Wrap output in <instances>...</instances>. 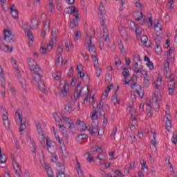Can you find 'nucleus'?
Here are the masks:
<instances>
[{"label": "nucleus", "mask_w": 177, "mask_h": 177, "mask_svg": "<svg viewBox=\"0 0 177 177\" xmlns=\"http://www.w3.org/2000/svg\"><path fill=\"white\" fill-rule=\"evenodd\" d=\"M28 66L32 74H33L32 77L35 81H36L38 84L39 88L41 92H44V91L46 90V86H45V82H44V80H42L43 75L41 73L39 66H38V64L34 59H30L29 61Z\"/></svg>", "instance_id": "f257e3e1"}, {"label": "nucleus", "mask_w": 177, "mask_h": 177, "mask_svg": "<svg viewBox=\"0 0 177 177\" xmlns=\"http://www.w3.org/2000/svg\"><path fill=\"white\" fill-rule=\"evenodd\" d=\"M115 176L114 177H124V176L122 175V173H121V170L118 169L115 171Z\"/></svg>", "instance_id": "680f3d73"}, {"label": "nucleus", "mask_w": 177, "mask_h": 177, "mask_svg": "<svg viewBox=\"0 0 177 177\" xmlns=\"http://www.w3.org/2000/svg\"><path fill=\"white\" fill-rule=\"evenodd\" d=\"M115 135H117V128H114L111 134V139H115Z\"/></svg>", "instance_id": "5fc2aeb1"}, {"label": "nucleus", "mask_w": 177, "mask_h": 177, "mask_svg": "<svg viewBox=\"0 0 177 177\" xmlns=\"http://www.w3.org/2000/svg\"><path fill=\"white\" fill-rule=\"evenodd\" d=\"M13 168H14V170L15 171V174H17V175H19V172L21 171V169L20 168V165H19V163L15 162V163H13Z\"/></svg>", "instance_id": "f704fd0d"}, {"label": "nucleus", "mask_w": 177, "mask_h": 177, "mask_svg": "<svg viewBox=\"0 0 177 177\" xmlns=\"http://www.w3.org/2000/svg\"><path fill=\"white\" fill-rule=\"evenodd\" d=\"M8 161V156L5 154H2V150L0 149V163L5 164Z\"/></svg>", "instance_id": "473e14b6"}, {"label": "nucleus", "mask_w": 177, "mask_h": 177, "mask_svg": "<svg viewBox=\"0 0 177 177\" xmlns=\"http://www.w3.org/2000/svg\"><path fill=\"white\" fill-rule=\"evenodd\" d=\"M66 84L65 83L64 88H62L61 90V92L59 93L60 96H62V97H66L67 96V93H68V91H67V89H66Z\"/></svg>", "instance_id": "58836bf2"}, {"label": "nucleus", "mask_w": 177, "mask_h": 177, "mask_svg": "<svg viewBox=\"0 0 177 177\" xmlns=\"http://www.w3.org/2000/svg\"><path fill=\"white\" fill-rule=\"evenodd\" d=\"M134 62H140V56L138 54H135L133 56Z\"/></svg>", "instance_id": "052dcab7"}, {"label": "nucleus", "mask_w": 177, "mask_h": 177, "mask_svg": "<svg viewBox=\"0 0 177 177\" xmlns=\"http://www.w3.org/2000/svg\"><path fill=\"white\" fill-rule=\"evenodd\" d=\"M61 118L64 120L66 124H69L68 129L69 131H71V132H74L73 131H75V124H74V121L71 120V118L64 115H61Z\"/></svg>", "instance_id": "9b49d317"}, {"label": "nucleus", "mask_w": 177, "mask_h": 177, "mask_svg": "<svg viewBox=\"0 0 177 177\" xmlns=\"http://www.w3.org/2000/svg\"><path fill=\"white\" fill-rule=\"evenodd\" d=\"M97 111H95L91 116V120H93V121H98L97 120Z\"/></svg>", "instance_id": "e2e57ef3"}, {"label": "nucleus", "mask_w": 177, "mask_h": 177, "mask_svg": "<svg viewBox=\"0 0 177 177\" xmlns=\"http://www.w3.org/2000/svg\"><path fill=\"white\" fill-rule=\"evenodd\" d=\"M53 115L56 122H58V124H60V122H62V120L60 119V117H59V115L57 114V113H53Z\"/></svg>", "instance_id": "49530a36"}, {"label": "nucleus", "mask_w": 177, "mask_h": 177, "mask_svg": "<svg viewBox=\"0 0 177 177\" xmlns=\"http://www.w3.org/2000/svg\"><path fill=\"white\" fill-rule=\"evenodd\" d=\"M64 111L66 113H68L69 114H71L73 111H74V106L73 104V102L69 101L64 105Z\"/></svg>", "instance_id": "a211bd4d"}, {"label": "nucleus", "mask_w": 177, "mask_h": 177, "mask_svg": "<svg viewBox=\"0 0 177 177\" xmlns=\"http://www.w3.org/2000/svg\"><path fill=\"white\" fill-rule=\"evenodd\" d=\"M57 58L55 60V66H59L63 64V57L57 56Z\"/></svg>", "instance_id": "79ce46f5"}, {"label": "nucleus", "mask_w": 177, "mask_h": 177, "mask_svg": "<svg viewBox=\"0 0 177 177\" xmlns=\"http://www.w3.org/2000/svg\"><path fill=\"white\" fill-rule=\"evenodd\" d=\"M4 39L8 44H12L16 41V39H15V35H13L12 31L8 30H4Z\"/></svg>", "instance_id": "f8f14e48"}, {"label": "nucleus", "mask_w": 177, "mask_h": 177, "mask_svg": "<svg viewBox=\"0 0 177 177\" xmlns=\"http://www.w3.org/2000/svg\"><path fill=\"white\" fill-rule=\"evenodd\" d=\"M37 132L39 133V136L41 137V139L43 140H45V131H44L43 129H39L37 130Z\"/></svg>", "instance_id": "a18cd8bd"}, {"label": "nucleus", "mask_w": 177, "mask_h": 177, "mask_svg": "<svg viewBox=\"0 0 177 177\" xmlns=\"http://www.w3.org/2000/svg\"><path fill=\"white\" fill-rule=\"evenodd\" d=\"M91 57L93 59L94 67L100 70V65L99 64V59L97 58V56H96V55H91Z\"/></svg>", "instance_id": "a878e982"}, {"label": "nucleus", "mask_w": 177, "mask_h": 177, "mask_svg": "<svg viewBox=\"0 0 177 177\" xmlns=\"http://www.w3.org/2000/svg\"><path fill=\"white\" fill-rule=\"evenodd\" d=\"M46 149L48 151H49V153H52V150H53V147H54L53 142L48 137L46 138Z\"/></svg>", "instance_id": "5701e85b"}, {"label": "nucleus", "mask_w": 177, "mask_h": 177, "mask_svg": "<svg viewBox=\"0 0 177 177\" xmlns=\"http://www.w3.org/2000/svg\"><path fill=\"white\" fill-rule=\"evenodd\" d=\"M57 32H59V30L56 28H53L51 32L52 38L50 42L48 44V48L50 46V49H53V45L55 42H56V39L57 38Z\"/></svg>", "instance_id": "4468645a"}, {"label": "nucleus", "mask_w": 177, "mask_h": 177, "mask_svg": "<svg viewBox=\"0 0 177 177\" xmlns=\"http://www.w3.org/2000/svg\"><path fill=\"white\" fill-rule=\"evenodd\" d=\"M131 89H135L136 92L140 96V99H143V96H145V91L142 88V86L138 84V83H134L131 85Z\"/></svg>", "instance_id": "ddd939ff"}, {"label": "nucleus", "mask_w": 177, "mask_h": 177, "mask_svg": "<svg viewBox=\"0 0 177 177\" xmlns=\"http://www.w3.org/2000/svg\"><path fill=\"white\" fill-rule=\"evenodd\" d=\"M149 85H150V80H144L142 83L143 88H149Z\"/></svg>", "instance_id": "603ef678"}, {"label": "nucleus", "mask_w": 177, "mask_h": 177, "mask_svg": "<svg viewBox=\"0 0 177 177\" xmlns=\"http://www.w3.org/2000/svg\"><path fill=\"white\" fill-rule=\"evenodd\" d=\"M13 8H15V6L10 8L11 15L13 19H19V11H17V9H14Z\"/></svg>", "instance_id": "c85d7f7f"}, {"label": "nucleus", "mask_w": 177, "mask_h": 177, "mask_svg": "<svg viewBox=\"0 0 177 177\" xmlns=\"http://www.w3.org/2000/svg\"><path fill=\"white\" fill-rule=\"evenodd\" d=\"M138 24H136L135 22L133 21H131L130 22L129 25V28H131V30H135L137 27Z\"/></svg>", "instance_id": "864d4df0"}, {"label": "nucleus", "mask_w": 177, "mask_h": 177, "mask_svg": "<svg viewBox=\"0 0 177 177\" xmlns=\"http://www.w3.org/2000/svg\"><path fill=\"white\" fill-rule=\"evenodd\" d=\"M99 9L101 12L100 15H101V16H102L103 12H104V10H105L104 6H103V2H100Z\"/></svg>", "instance_id": "4d7b16f0"}, {"label": "nucleus", "mask_w": 177, "mask_h": 177, "mask_svg": "<svg viewBox=\"0 0 177 177\" xmlns=\"http://www.w3.org/2000/svg\"><path fill=\"white\" fill-rule=\"evenodd\" d=\"M95 150H93V151H96V152H100L102 153V151H103V150L102 149V147H99L97 145H96L94 147Z\"/></svg>", "instance_id": "0e129e2a"}, {"label": "nucleus", "mask_w": 177, "mask_h": 177, "mask_svg": "<svg viewBox=\"0 0 177 177\" xmlns=\"http://www.w3.org/2000/svg\"><path fill=\"white\" fill-rule=\"evenodd\" d=\"M15 115H18L20 122L23 121V117L21 116V113H20V110H17L15 113Z\"/></svg>", "instance_id": "bf43d9fd"}, {"label": "nucleus", "mask_w": 177, "mask_h": 177, "mask_svg": "<svg viewBox=\"0 0 177 177\" xmlns=\"http://www.w3.org/2000/svg\"><path fill=\"white\" fill-rule=\"evenodd\" d=\"M81 37H82V35L81 34V31L77 30L75 33V41H76L77 39H80Z\"/></svg>", "instance_id": "13d9d810"}, {"label": "nucleus", "mask_w": 177, "mask_h": 177, "mask_svg": "<svg viewBox=\"0 0 177 177\" xmlns=\"http://www.w3.org/2000/svg\"><path fill=\"white\" fill-rule=\"evenodd\" d=\"M153 39L156 44L155 52L156 55H161L162 49L161 48V41H162V36L158 33H153L152 35Z\"/></svg>", "instance_id": "7ed1b4c3"}, {"label": "nucleus", "mask_w": 177, "mask_h": 177, "mask_svg": "<svg viewBox=\"0 0 177 177\" xmlns=\"http://www.w3.org/2000/svg\"><path fill=\"white\" fill-rule=\"evenodd\" d=\"M97 127H99V120H93L91 124L88 128L91 135H95L97 133Z\"/></svg>", "instance_id": "2eb2a0df"}, {"label": "nucleus", "mask_w": 177, "mask_h": 177, "mask_svg": "<svg viewBox=\"0 0 177 177\" xmlns=\"http://www.w3.org/2000/svg\"><path fill=\"white\" fill-rule=\"evenodd\" d=\"M127 110L129 111V113L131 114V117H135V115H136V109H135V108H133V106H130L127 108Z\"/></svg>", "instance_id": "c9c22d12"}, {"label": "nucleus", "mask_w": 177, "mask_h": 177, "mask_svg": "<svg viewBox=\"0 0 177 177\" xmlns=\"http://www.w3.org/2000/svg\"><path fill=\"white\" fill-rule=\"evenodd\" d=\"M53 77L55 80V81H59L60 78L62 77V72L57 71L53 74Z\"/></svg>", "instance_id": "e433bc0d"}, {"label": "nucleus", "mask_w": 177, "mask_h": 177, "mask_svg": "<svg viewBox=\"0 0 177 177\" xmlns=\"http://www.w3.org/2000/svg\"><path fill=\"white\" fill-rule=\"evenodd\" d=\"M8 111H6V113H3V120L6 121V122H4V127H6V128H9V121H8Z\"/></svg>", "instance_id": "2f4dec72"}, {"label": "nucleus", "mask_w": 177, "mask_h": 177, "mask_svg": "<svg viewBox=\"0 0 177 177\" xmlns=\"http://www.w3.org/2000/svg\"><path fill=\"white\" fill-rule=\"evenodd\" d=\"M62 53H63V48L60 46H58V48L56 52L57 56L63 57Z\"/></svg>", "instance_id": "09e8293b"}, {"label": "nucleus", "mask_w": 177, "mask_h": 177, "mask_svg": "<svg viewBox=\"0 0 177 177\" xmlns=\"http://www.w3.org/2000/svg\"><path fill=\"white\" fill-rule=\"evenodd\" d=\"M86 156H88L86 158L88 162H92V161H93V156H91V153H89V152L86 153Z\"/></svg>", "instance_id": "6e6d98bb"}, {"label": "nucleus", "mask_w": 177, "mask_h": 177, "mask_svg": "<svg viewBox=\"0 0 177 177\" xmlns=\"http://www.w3.org/2000/svg\"><path fill=\"white\" fill-rule=\"evenodd\" d=\"M174 54H167L166 62H165L164 66V75L165 78H168V75H169V62H174Z\"/></svg>", "instance_id": "39448f33"}, {"label": "nucleus", "mask_w": 177, "mask_h": 177, "mask_svg": "<svg viewBox=\"0 0 177 177\" xmlns=\"http://www.w3.org/2000/svg\"><path fill=\"white\" fill-rule=\"evenodd\" d=\"M141 170L145 171V169H147V171H149V168H147V166H146V162H143L141 164Z\"/></svg>", "instance_id": "69168bd1"}, {"label": "nucleus", "mask_w": 177, "mask_h": 177, "mask_svg": "<svg viewBox=\"0 0 177 177\" xmlns=\"http://www.w3.org/2000/svg\"><path fill=\"white\" fill-rule=\"evenodd\" d=\"M120 34L122 38H124V39H127V37L128 35V33L127 32V30L125 29L120 30Z\"/></svg>", "instance_id": "c03bdc74"}, {"label": "nucleus", "mask_w": 177, "mask_h": 177, "mask_svg": "<svg viewBox=\"0 0 177 177\" xmlns=\"http://www.w3.org/2000/svg\"><path fill=\"white\" fill-rule=\"evenodd\" d=\"M26 128H27V127L26 126V122H21V126L19 127V132H23V131H25Z\"/></svg>", "instance_id": "3c124183"}, {"label": "nucleus", "mask_w": 177, "mask_h": 177, "mask_svg": "<svg viewBox=\"0 0 177 177\" xmlns=\"http://www.w3.org/2000/svg\"><path fill=\"white\" fill-rule=\"evenodd\" d=\"M44 169L45 171H46L48 177H53V171L52 170V168L49 166L48 164H44Z\"/></svg>", "instance_id": "393cba45"}, {"label": "nucleus", "mask_w": 177, "mask_h": 177, "mask_svg": "<svg viewBox=\"0 0 177 177\" xmlns=\"http://www.w3.org/2000/svg\"><path fill=\"white\" fill-rule=\"evenodd\" d=\"M167 89L169 96H174V95H175V92L176 91V83L175 82V75L174 74L170 75Z\"/></svg>", "instance_id": "20e7f679"}, {"label": "nucleus", "mask_w": 177, "mask_h": 177, "mask_svg": "<svg viewBox=\"0 0 177 177\" xmlns=\"http://www.w3.org/2000/svg\"><path fill=\"white\" fill-rule=\"evenodd\" d=\"M38 24H39V21L38 20V18H32L30 21V28L32 30H37V28H38Z\"/></svg>", "instance_id": "412c9836"}, {"label": "nucleus", "mask_w": 177, "mask_h": 177, "mask_svg": "<svg viewBox=\"0 0 177 177\" xmlns=\"http://www.w3.org/2000/svg\"><path fill=\"white\" fill-rule=\"evenodd\" d=\"M122 62L118 57H115V67H118V66H121Z\"/></svg>", "instance_id": "de8ad7c7"}, {"label": "nucleus", "mask_w": 177, "mask_h": 177, "mask_svg": "<svg viewBox=\"0 0 177 177\" xmlns=\"http://www.w3.org/2000/svg\"><path fill=\"white\" fill-rule=\"evenodd\" d=\"M47 50H52V49H50V46L48 47V44H47V47H45V48L41 46L40 48L41 55H46Z\"/></svg>", "instance_id": "ea45409f"}, {"label": "nucleus", "mask_w": 177, "mask_h": 177, "mask_svg": "<svg viewBox=\"0 0 177 177\" xmlns=\"http://www.w3.org/2000/svg\"><path fill=\"white\" fill-rule=\"evenodd\" d=\"M0 75L1 82V89H0V95H1V97L3 99H5V97H6V89L5 88L6 82L5 81V77H3V72H2V75Z\"/></svg>", "instance_id": "dca6fc26"}, {"label": "nucleus", "mask_w": 177, "mask_h": 177, "mask_svg": "<svg viewBox=\"0 0 177 177\" xmlns=\"http://www.w3.org/2000/svg\"><path fill=\"white\" fill-rule=\"evenodd\" d=\"M175 1L174 0H170L168 3H167V8H168V10H172V9H174V6H172V5H174V3Z\"/></svg>", "instance_id": "8fccbe9b"}, {"label": "nucleus", "mask_w": 177, "mask_h": 177, "mask_svg": "<svg viewBox=\"0 0 177 177\" xmlns=\"http://www.w3.org/2000/svg\"><path fill=\"white\" fill-rule=\"evenodd\" d=\"M77 75L80 76V78H82V80H84V81H85L86 82H89V81L91 80L88 74H85L81 71H79Z\"/></svg>", "instance_id": "cd10ccee"}, {"label": "nucleus", "mask_w": 177, "mask_h": 177, "mask_svg": "<svg viewBox=\"0 0 177 177\" xmlns=\"http://www.w3.org/2000/svg\"><path fill=\"white\" fill-rule=\"evenodd\" d=\"M75 93L77 94V97H80V96H83L84 97V103L85 102H88V96H89V88L86 86L83 87L81 90H79L77 87H76Z\"/></svg>", "instance_id": "423d86ee"}, {"label": "nucleus", "mask_w": 177, "mask_h": 177, "mask_svg": "<svg viewBox=\"0 0 177 177\" xmlns=\"http://www.w3.org/2000/svg\"><path fill=\"white\" fill-rule=\"evenodd\" d=\"M76 127L79 131H81L82 132H84L88 129V127H86V124H85V122L82 121L80 119H77L76 123H75Z\"/></svg>", "instance_id": "f3484780"}, {"label": "nucleus", "mask_w": 177, "mask_h": 177, "mask_svg": "<svg viewBox=\"0 0 177 177\" xmlns=\"http://www.w3.org/2000/svg\"><path fill=\"white\" fill-rule=\"evenodd\" d=\"M134 31H135L137 37H140V35H142V29L140 26L137 25V27H136V28H134Z\"/></svg>", "instance_id": "a19ab883"}, {"label": "nucleus", "mask_w": 177, "mask_h": 177, "mask_svg": "<svg viewBox=\"0 0 177 177\" xmlns=\"http://www.w3.org/2000/svg\"><path fill=\"white\" fill-rule=\"evenodd\" d=\"M147 66L149 67V70H153L154 69V65L151 62V61H149L148 64H147Z\"/></svg>", "instance_id": "774afa93"}, {"label": "nucleus", "mask_w": 177, "mask_h": 177, "mask_svg": "<svg viewBox=\"0 0 177 177\" xmlns=\"http://www.w3.org/2000/svg\"><path fill=\"white\" fill-rule=\"evenodd\" d=\"M68 15H73L74 17L75 16H78V10H77V8L74 6L69 7L66 9L65 11Z\"/></svg>", "instance_id": "6ab92c4d"}, {"label": "nucleus", "mask_w": 177, "mask_h": 177, "mask_svg": "<svg viewBox=\"0 0 177 177\" xmlns=\"http://www.w3.org/2000/svg\"><path fill=\"white\" fill-rule=\"evenodd\" d=\"M171 140H172L173 145H176V143H177V135L176 134H173Z\"/></svg>", "instance_id": "338daca9"}, {"label": "nucleus", "mask_w": 177, "mask_h": 177, "mask_svg": "<svg viewBox=\"0 0 177 177\" xmlns=\"http://www.w3.org/2000/svg\"><path fill=\"white\" fill-rule=\"evenodd\" d=\"M80 16L76 15L75 17V19L70 22V27L72 30H73V28H75V27H78V21H80Z\"/></svg>", "instance_id": "4be33fe9"}, {"label": "nucleus", "mask_w": 177, "mask_h": 177, "mask_svg": "<svg viewBox=\"0 0 177 177\" xmlns=\"http://www.w3.org/2000/svg\"><path fill=\"white\" fill-rule=\"evenodd\" d=\"M88 139V136L85 133L79 134L76 138L77 142L82 143Z\"/></svg>", "instance_id": "b1692460"}, {"label": "nucleus", "mask_w": 177, "mask_h": 177, "mask_svg": "<svg viewBox=\"0 0 177 177\" xmlns=\"http://www.w3.org/2000/svg\"><path fill=\"white\" fill-rule=\"evenodd\" d=\"M11 62L14 69L15 70V75L17 77L23 89L27 92V84L26 83V80H24L21 75H20V68H19V66H17V61L13 59V57H11Z\"/></svg>", "instance_id": "f03ea898"}, {"label": "nucleus", "mask_w": 177, "mask_h": 177, "mask_svg": "<svg viewBox=\"0 0 177 177\" xmlns=\"http://www.w3.org/2000/svg\"><path fill=\"white\" fill-rule=\"evenodd\" d=\"M130 73H129V71H123L122 73V75H123V77H124V85H128V84H129V82H128L127 80H128V77H129V75H130Z\"/></svg>", "instance_id": "c756f323"}, {"label": "nucleus", "mask_w": 177, "mask_h": 177, "mask_svg": "<svg viewBox=\"0 0 177 177\" xmlns=\"http://www.w3.org/2000/svg\"><path fill=\"white\" fill-rule=\"evenodd\" d=\"M151 133L153 134V139L151 141V144L156 147L157 146V141H156V132L151 131Z\"/></svg>", "instance_id": "37998d69"}, {"label": "nucleus", "mask_w": 177, "mask_h": 177, "mask_svg": "<svg viewBox=\"0 0 177 177\" xmlns=\"http://www.w3.org/2000/svg\"><path fill=\"white\" fill-rule=\"evenodd\" d=\"M23 29L24 30L26 34L28 35V38L29 39V46H31L34 42V36L32 35V32L30 31V26L28 24H25L23 26Z\"/></svg>", "instance_id": "9d476101"}, {"label": "nucleus", "mask_w": 177, "mask_h": 177, "mask_svg": "<svg viewBox=\"0 0 177 177\" xmlns=\"http://www.w3.org/2000/svg\"><path fill=\"white\" fill-rule=\"evenodd\" d=\"M171 116H166L167 121H166V129L168 132L171 131V128H172V124L171 123V120L169 118Z\"/></svg>", "instance_id": "7c9ffc66"}, {"label": "nucleus", "mask_w": 177, "mask_h": 177, "mask_svg": "<svg viewBox=\"0 0 177 177\" xmlns=\"http://www.w3.org/2000/svg\"><path fill=\"white\" fill-rule=\"evenodd\" d=\"M104 42L105 44L109 46L110 44V37H109V31L106 29H104V35L100 39H99L100 48L102 50L104 48Z\"/></svg>", "instance_id": "0eeeda50"}, {"label": "nucleus", "mask_w": 177, "mask_h": 177, "mask_svg": "<svg viewBox=\"0 0 177 177\" xmlns=\"http://www.w3.org/2000/svg\"><path fill=\"white\" fill-rule=\"evenodd\" d=\"M44 30L41 33L42 38H44L45 35H46V30H49V28H50V20L46 19V21L44 23Z\"/></svg>", "instance_id": "aec40b11"}, {"label": "nucleus", "mask_w": 177, "mask_h": 177, "mask_svg": "<svg viewBox=\"0 0 177 177\" xmlns=\"http://www.w3.org/2000/svg\"><path fill=\"white\" fill-rule=\"evenodd\" d=\"M141 42H142V44H145V46H150V44H150V41H149V38L147 35H143L141 37Z\"/></svg>", "instance_id": "72a5a7b5"}, {"label": "nucleus", "mask_w": 177, "mask_h": 177, "mask_svg": "<svg viewBox=\"0 0 177 177\" xmlns=\"http://www.w3.org/2000/svg\"><path fill=\"white\" fill-rule=\"evenodd\" d=\"M158 82H160V84L162 82V77H161V75H159L156 82L153 83L155 85V92L153 95L158 100H160L161 99V92H160V88H161V86L159 85Z\"/></svg>", "instance_id": "6e6552de"}, {"label": "nucleus", "mask_w": 177, "mask_h": 177, "mask_svg": "<svg viewBox=\"0 0 177 177\" xmlns=\"http://www.w3.org/2000/svg\"><path fill=\"white\" fill-rule=\"evenodd\" d=\"M107 100L106 95H104V94L102 95L101 97V101L100 102L99 105H97L99 110H103L104 106V101Z\"/></svg>", "instance_id": "bb28decb"}, {"label": "nucleus", "mask_w": 177, "mask_h": 177, "mask_svg": "<svg viewBox=\"0 0 177 177\" xmlns=\"http://www.w3.org/2000/svg\"><path fill=\"white\" fill-rule=\"evenodd\" d=\"M0 49L3 50V52H12V49L8 45L2 44L0 46Z\"/></svg>", "instance_id": "4c0bfd02"}, {"label": "nucleus", "mask_w": 177, "mask_h": 177, "mask_svg": "<svg viewBox=\"0 0 177 177\" xmlns=\"http://www.w3.org/2000/svg\"><path fill=\"white\" fill-rule=\"evenodd\" d=\"M86 41L90 53L91 55H96V47H95V44H92V39L91 36H89V34H86Z\"/></svg>", "instance_id": "1a4fd4ad"}]
</instances>
